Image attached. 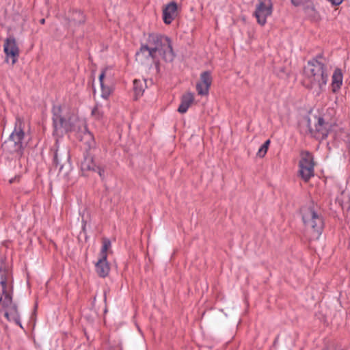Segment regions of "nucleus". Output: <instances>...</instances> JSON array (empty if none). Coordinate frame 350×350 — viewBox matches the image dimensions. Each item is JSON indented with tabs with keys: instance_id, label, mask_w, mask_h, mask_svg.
<instances>
[{
	"instance_id": "nucleus-17",
	"label": "nucleus",
	"mask_w": 350,
	"mask_h": 350,
	"mask_svg": "<svg viewBox=\"0 0 350 350\" xmlns=\"http://www.w3.org/2000/svg\"><path fill=\"white\" fill-rule=\"evenodd\" d=\"M194 100L193 94L191 92H186L181 97L180 105L178 108V111L180 113H185L188 110Z\"/></svg>"
},
{
	"instance_id": "nucleus-14",
	"label": "nucleus",
	"mask_w": 350,
	"mask_h": 350,
	"mask_svg": "<svg viewBox=\"0 0 350 350\" xmlns=\"http://www.w3.org/2000/svg\"><path fill=\"white\" fill-rule=\"evenodd\" d=\"M2 148L5 152L20 156L23 149V144H18L13 141L12 138H8L2 144Z\"/></svg>"
},
{
	"instance_id": "nucleus-12",
	"label": "nucleus",
	"mask_w": 350,
	"mask_h": 350,
	"mask_svg": "<svg viewBox=\"0 0 350 350\" xmlns=\"http://www.w3.org/2000/svg\"><path fill=\"white\" fill-rule=\"evenodd\" d=\"M111 79L112 75L109 68L104 69L99 75L102 96L105 98H107L111 92V88L110 87Z\"/></svg>"
},
{
	"instance_id": "nucleus-10",
	"label": "nucleus",
	"mask_w": 350,
	"mask_h": 350,
	"mask_svg": "<svg viewBox=\"0 0 350 350\" xmlns=\"http://www.w3.org/2000/svg\"><path fill=\"white\" fill-rule=\"evenodd\" d=\"M4 52L6 55V61L11 59L12 64L14 65L18 60L19 56V49L16 44V40L13 37L8 38L3 45Z\"/></svg>"
},
{
	"instance_id": "nucleus-23",
	"label": "nucleus",
	"mask_w": 350,
	"mask_h": 350,
	"mask_svg": "<svg viewBox=\"0 0 350 350\" xmlns=\"http://www.w3.org/2000/svg\"><path fill=\"white\" fill-rule=\"evenodd\" d=\"M269 144L270 140L267 139L259 148L257 152V156L259 157L260 158L264 157L268 150Z\"/></svg>"
},
{
	"instance_id": "nucleus-2",
	"label": "nucleus",
	"mask_w": 350,
	"mask_h": 350,
	"mask_svg": "<svg viewBox=\"0 0 350 350\" xmlns=\"http://www.w3.org/2000/svg\"><path fill=\"white\" fill-rule=\"evenodd\" d=\"M328 75L321 57L309 61L304 69V85L313 94L319 96L325 91Z\"/></svg>"
},
{
	"instance_id": "nucleus-24",
	"label": "nucleus",
	"mask_w": 350,
	"mask_h": 350,
	"mask_svg": "<svg viewBox=\"0 0 350 350\" xmlns=\"http://www.w3.org/2000/svg\"><path fill=\"white\" fill-rule=\"evenodd\" d=\"M92 114L96 118L99 119L103 117V111L101 110V109H100V107L98 106H96L92 109Z\"/></svg>"
},
{
	"instance_id": "nucleus-7",
	"label": "nucleus",
	"mask_w": 350,
	"mask_h": 350,
	"mask_svg": "<svg viewBox=\"0 0 350 350\" xmlns=\"http://www.w3.org/2000/svg\"><path fill=\"white\" fill-rule=\"evenodd\" d=\"M111 247V242L108 239H103V246L100 252V257L96 264V271L100 277H106L110 270L109 265L107 261V251Z\"/></svg>"
},
{
	"instance_id": "nucleus-5",
	"label": "nucleus",
	"mask_w": 350,
	"mask_h": 350,
	"mask_svg": "<svg viewBox=\"0 0 350 350\" xmlns=\"http://www.w3.org/2000/svg\"><path fill=\"white\" fill-rule=\"evenodd\" d=\"M302 219L305 226L310 230L311 238L319 239L323 231L324 223L321 215L314 207L302 208Z\"/></svg>"
},
{
	"instance_id": "nucleus-25",
	"label": "nucleus",
	"mask_w": 350,
	"mask_h": 350,
	"mask_svg": "<svg viewBox=\"0 0 350 350\" xmlns=\"http://www.w3.org/2000/svg\"><path fill=\"white\" fill-rule=\"evenodd\" d=\"M291 2L294 5L298 6V5H300L302 4L304 5L308 1H307V0H291Z\"/></svg>"
},
{
	"instance_id": "nucleus-27",
	"label": "nucleus",
	"mask_w": 350,
	"mask_h": 350,
	"mask_svg": "<svg viewBox=\"0 0 350 350\" xmlns=\"http://www.w3.org/2000/svg\"><path fill=\"white\" fill-rule=\"evenodd\" d=\"M44 23H45V19L44 18H42V19L40 20V23L41 24H44Z\"/></svg>"
},
{
	"instance_id": "nucleus-18",
	"label": "nucleus",
	"mask_w": 350,
	"mask_h": 350,
	"mask_svg": "<svg viewBox=\"0 0 350 350\" xmlns=\"http://www.w3.org/2000/svg\"><path fill=\"white\" fill-rule=\"evenodd\" d=\"M332 91L336 92L338 91L342 83V73L340 69L336 68L332 77Z\"/></svg>"
},
{
	"instance_id": "nucleus-26",
	"label": "nucleus",
	"mask_w": 350,
	"mask_h": 350,
	"mask_svg": "<svg viewBox=\"0 0 350 350\" xmlns=\"http://www.w3.org/2000/svg\"><path fill=\"white\" fill-rule=\"evenodd\" d=\"M333 5H340L343 0H329Z\"/></svg>"
},
{
	"instance_id": "nucleus-8",
	"label": "nucleus",
	"mask_w": 350,
	"mask_h": 350,
	"mask_svg": "<svg viewBox=\"0 0 350 350\" xmlns=\"http://www.w3.org/2000/svg\"><path fill=\"white\" fill-rule=\"evenodd\" d=\"M273 12V3L271 0H257L254 15L257 22L260 25L267 23V17L270 16Z\"/></svg>"
},
{
	"instance_id": "nucleus-20",
	"label": "nucleus",
	"mask_w": 350,
	"mask_h": 350,
	"mask_svg": "<svg viewBox=\"0 0 350 350\" xmlns=\"http://www.w3.org/2000/svg\"><path fill=\"white\" fill-rule=\"evenodd\" d=\"M315 131L321 135L322 137H326L328 134L327 129L325 120L322 118H318L315 124Z\"/></svg>"
},
{
	"instance_id": "nucleus-4",
	"label": "nucleus",
	"mask_w": 350,
	"mask_h": 350,
	"mask_svg": "<svg viewBox=\"0 0 350 350\" xmlns=\"http://www.w3.org/2000/svg\"><path fill=\"white\" fill-rule=\"evenodd\" d=\"M12 282L9 273L0 262V308L4 309V315L8 320L18 323L17 308L12 303Z\"/></svg>"
},
{
	"instance_id": "nucleus-13",
	"label": "nucleus",
	"mask_w": 350,
	"mask_h": 350,
	"mask_svg": "<svg viewBox=\"0 0 350 350\" xmlns=\"http://www.w3.org/2000/svg\"><path fill=\"white\" fill-rule=\"evenodd\" d=\"M212 83L209 72H204L200 75V81L196 84V90L200 95H207Z\"/></svg>"
},
{
	"instance_id": "nucleus-11",
	"label": "nucleus",
	"mask_w": 350,
	"mask_h": 350,
	"mask_svg": "<svg viewBox=\"0 0 350 350\" xmlns=\"http://www.w3.org/2000/svg\"><path fill=\"white\" fill-rule=\"evenodd\" d=\"M54 161L56 165L59 167V171H62L64 168L67 170H70V154L68 149H57L55 154Z\"/></svg>"
},
{
	"instance_id": "nucleus-22",
	"label": "nucleus",
	"mask_w": 350,
	"mask_h": 350,
	"mask_svg": "<svg viewBox=\"0 0 350 350\" xmlns=\"http://www.w3.org/2000/svg\"><path fill=\"white\" fill-rule=\"evenodd\" d=\"M85 21V17L82 12L76 11L72 13L70 20V25H76L83 23Z\"/></svg>"
},
{
	"instance_id": "nucleus-19",
	"label": "nucleus",
	"mask_w": 350,
	"mask_h": 350,
	"mask_svg": "<svg viewBox=\"0 0 350 350\" xmlns=\"http://www.w3.org/2000/svg\"><path fill=\"white\" fill-rule=\"evenodd\" d=\"M304 11L306 14L313 20H318L319 15L314 8L312 3L308 1L304 4Z\"/></svg>"
},
{
	"instance_id": "nucleus-1",
	"label": "nucleus",
	"mask_w": 350,
	"mask_h": 350,
	"mask_svg": "<svg viewBox=\"0 0 350 350\" xmlns=\"http://www.w3.org/2000/svg\"><path fill=\"white\" fill-rule=\"evenodd\" d=\"M174 57L170 38L154 34L149 36L147 43L142 45L136 53V60L141 64H148L151 60L157 63L160 59L171 62Z\"/></svg>"
},
{
	"instance_id": "nucleus-15",
	"label": "nucleus",
	"mask_w": 350,
	"mask_h": 350,
	"mask_svg": "<svg viewBox=\"0 0 350 350\" xmlns=\"http://www.w3.org/2000/svg\"><path fill=\"white\" fill-rule=\"evenodd\" d=\"M178 15V6L176 3L172 1L167 4L163 10V21L165 24H170Z\"/></svg>"
},
{
	"instance_id": "nucleus-9",
	"label": "nucleus",
	"mask_w": 350,
	"mask_h": 350,
	"mask_svg": "<svg viewBox=\"0 0 350 350\" xmlns=\"http://www.w3.org/2000/svg\"><path fill=\"white\" fill-rule=\"evenodd\" d=\"M81 170L83 176H90L94 173H98L101 178H104V170L97 165L93 157L87 154L81 163Z\"/></svg>"
},
{
	"instance_id": "nucleus-3",
	"label": "nucleus",
	"mask_w": 350,
	"mask_h": 350,
	"mask_svg": "<svg viewBox=\"0 0 350 350\" xmlns=\"http://www.w3.org/2000/svg\"><path fill=\"white\" fill-rule=\"evenodd\" d=\"M59 114H54L53 124L55 131L58 133L65 132L74 131L76 133H81L83 137L87 140L92 139V135L87 131L85 120L75 113L74 111L64 107L59 108Z\"/></svg>"
},
{
	"instance_id": "nucleus-16",
	"label": "nucleus",
	"mask_w": 350,
	"mask_h": 350,
	"mask_svg": "<svg viewBox=\"0 0 350 350\" xmlns=\"http://www.w3.org/2000/svg\"><path fill=\"white\" fill-rule=\"evenodd\" d=\"M24 122L20 119L17 118L14 130L10 135L9 138H12L13 141L18 142V144H23V139L24 137Z\"/></svg>"
},
{
	"instance_id": "nucleus-6",
	"label": "nucleus",
	"mask_w": 350,
	"mask_h": 350,
	"mask_svg": "<svg viewBox=\"0 0 350 350\" xmlns=\"http://www.w3.org/2000/svg\"><path fill=\"white\" fill-rule=\"evenodd\" d=\"M299 167V174L306 182L314 176V158L309 152H301Z\"/></svg>"
},
{
	"instance_id": "nucleus-21",
	"label": "nucleus",
	"mask_w": 350,
	"mask_h": 350,
	"mask_svg": "<svg viewBox=\"0 0 350 350\" xmlns=\"http://www.w3.org/2000/svg\"><path fill=\"white\" fill-rule=\"evenodd\" d=\"M133 89L136 96L142 95L144 91V87L146 85V82L144 80L140 79H135L133 81Z\"/></svg>"
}]
</instances>
